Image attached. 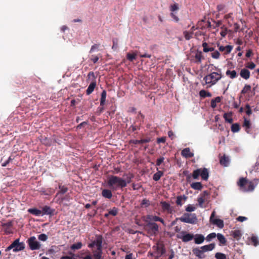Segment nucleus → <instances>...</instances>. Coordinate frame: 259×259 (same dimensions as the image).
Wrapping results in <instances>:
<instances>
[{
	"mask_svg": "<svg viewBox=\"0 0 259 259\" xmlns=\"http://www.w3.org/2000/svg\"><path fill=\"white\" fill-rule=\"evenodd\" d=\"M220 164L224 166H228L230 163V159L228 156L224 155L220 159Z\"/></svg>",
	"mask_w": 259,
	"mask_h": 259,
	"instance_id": "dca6fc26",
	"label": "nucleus"
},
{
	"mask_svg": "<svg viewBox=\"0 0 259 259\" xmlns=\"http://www.w3.org/2000/svg\"><path fill=\"white\" fill-rule=\"evenodd\" d=\"M28 211L35 216L39 217L42 216L41 211L40 209H37L36 208H29L28 210Z\"/></svg>",
	"mask_w": 259,
	"mask_h": 259,
	"instance_id": "b1692460",
	"label": "nucleus"
},
{
	"mask_svg": "<svg viewBox=\"0 0 259 259\" xmlns=\"http://www.w3.org/2000/svg\"><path fill=\"white\" fill-rule=\"evenodd\" d=\"M200 176L201 177L202 180L207 181L209 177V172L208 169L206 168H198L193 171L192 177L194 179H198Z\"/></svg>",
	"mask_w": 259,
	"mask_h": 259,
	"instance_id": "7ed1b4c3",
	"label": "nucleus"
},
{
	"mask_svg": "<svg viewBox=\"0 0 259 259\" xmlns=\"http://www.w3.org/2000/svg\"><path fill=\"white\" fill-rule=\"evenodd\" d=\"M179 220L182 222L196 224L197 222V218L195 213L185 212L180 218Z\"/></svg>",
	"mask_w": 259,
	"mask_h": 259,
	"instance_id": "20e7f679",
	"label": "nucleus"
},
{
	"mask_svg": "<svg viewBox=\"0 0 259 259\" xmlns=\"http://www.w3.org/2000/svg\"><path fill=\"white\" fill-rule=\"evenodd\" d=\"M150 205V201L149 200L146 199H144L141 203V207L145 206V207H147Z\"/></svg>",
	"mask_w": 259,
	"mask_h": 259,
	"instance_id": "603ef678",
	"label": "nucleus"
},
{
	"mask_svg": "<svg viewBox=\"0 0 259 259\" xmlns=\"http://www.w3.org/2000/svg\"><path fill=\"white\" fill-rule=\"evenodd\" d=\"M48 238V236L45 234H41L38 236V239L42 241H46Z\"/></svg>",
	"mask_w": 259,
	"mask_h": 259,
	"instance_id": "13d9d810",
	"label": "nucleus"
},
{
	"mask_svg": "<svg viewBox=\"0 0 259 259\" xmlns=\"http://www.w3.org/2000/svg\"><path fill=\"white\" fill-rule=\"evenodd\" d=\"M107 93L105 90H103L101 93L100 99V106H104L105 104Z\"/></svg>",
	"mask_w": 259,
	"mask_h": 259,
	"instance_id": "bb28decb",
	"label": "nucleus"
},
{
	"mask_svg": "<svg viewBox=\"0 0 259 259\" xmlns=\"http://www.w3.org/2000/svg\"><path fill=\"white\" fill-rule=\"evenodd\" d=\"M196 209V207L191 204H189L185 208V210L187 212L194 211Z\"/></svg>",
	"mask_w": 259,
	"mask_h": 259,
	"instance_id": "6e6d98bb",
	"label": "nucleus"
},
{
	"mask_svg": "<svg viewBox=\"0 0 259 259\" xmlns=\"http://www.w3.org/2000/svg\"><path fill=\"white\" fill-rule=\"evenodd\" d=\"M191 187L196 190H201L203 186L200 182H194L191 184Z\"/></svg>",
	"mask_w": 259,
	"mask_h": 259,
	"instance_id": "c85d7f7f",
	"label": "nucleus"
},
{
	"mask_svg": "<svg viewBox=\"0 0 259 259\" xmlns=\"http://www.w3.org/2000/svg\"><path fill=\"white\" fill-rule=\"evenodd\" d=\"M199 96L201 98L211 97V94L204 90H202L199 92Z\"/></svg>",
	"mask_w": 259,
	"mask_h": 259,
	"instance_id": "7c9ffc66",
	"label": "nucleus"
},
{
	"mask_svg": "<svg viewBox=\"0 0 259 259\" xmlns=\"http://www.w3.org/2000/svg\"><path fill=\"white\" fill-rule=\"evenodd\" d=\"M247 180L245 178H241L239 179L238 185L241 188H244L245 186L247 185Z\"/></svg>",
	"mask_w": 259,
	"mask_h": 259,
	"instance_id": "c9c22d12",
	"label": "nucleus"
},
{
	"mask_svg": "<svg viewBox=\"0 0 259 259\" xmlns=\"http://www.w3.org/2000/svg\"><path fill=\"white\" fill-rule=\"evenodd\" d=\"M150 140H150V138H147L146 139H141L140 140H131L130 141V143L134 144H143V143H149L150 141Z\"/></svg>",
	"mask_w": 259,
	"mask_h": 259,
	"instance_id": "a211bd4d",
	"label": "nucleus"
},
{
	"mask_svg": "<svg viewBox=\"0 0 259 259\" xmlns=\"http://www.w3.org/2000/svg\"><path fill=\"white\" fill-rule=\"evenodd\" d=\"M202 58L203 57L202 56V52H197L195 55V58L196 59L195 62L196 63H200Z\"/></svg>",
	"mask_w": 259,
	"mask_h": 259,
	"instance_id": "a19ab883",
	"label": "nucleus"
},
{
	"mask_svg": "<svg viewBox=\"0 0 259 259\" xmlns=\"http://www.w3.org/2000/svg\"><path fill=\"white\" fill-rule=\"evenodd\" d=\"M217 235V234H216L214 232L210 233L206 236V240L207 242H210V241H211L212 239L216 237Z\"/></svg>",
	"mask_w": 259,
	"mask_h": 259,
	"instance_id": "de8ad7c7",
	"label": "nucleus"
},
{
	"mask_svg": "<svg viewBox=\"0 0 259 259\" xmlns=\"http://www.w3.org/2000/svg\"><path fill=\"white\" fill-rule=\"evenodd\" d=\"M145 229L151 235H155L158 232L159 226L154 222H148L145 226Z\"/></svg>",
	"mask_w": 259,
	"mask_h": 259,
	"instance_id": "39448f33",
	"label": "nucleus"
},
{
	"mask_svg": "<svg viewBox=\"0 0 259 259\" xmlns=\"http://www.w3.org/2000/svg\"><path fill=\"white\" fill-rule=\"evenodd\" d=\"M225 8L226 6L223 4H220L217 6V9L219 12L224 11Z\"/></svg>",
	"mask_w": 259,
	"mask_h": 259,
	"instance_id": "0e129e2a",
	"label": "nucleus"
},
{
	"mask_svg": "<svg viewBox=\"0 0 259 259\" xmlns=\"http://www.w3.org/2000/svg\"><path fill=\"white\" fill-rule=\"evenodd\" d=\"M192 252L194 254H195L197 257L199 258L202 259L205 257L204 255V252L203 250L201 249V247H196L192 249Z\"/></svg>",
	"mask_w": 259,
	"mask_h": 259,
	"instance_id": "9d476101",
	"label": "nucleus"
},
{
	"mask_svg": "<svg viewBox=\"0 0 259 259\" xmlns=\"http://www.w3.org/2000/svg\"><path fill=\"white\" fill-rule=\"evenodd\" d=\"M27 243L30 249L32 250H38L40 248L41 245L40 243L36 240L34 236L30 237L27 240Z\"/></svg>",
	"mask_w": 259,
	"mask_h": 259,
	"instance_id": "423d86ee",
	"label": "nucleus"
},
{
	"mask_svg": "<svg viewBox=\"0 0 259 259\" xmlns=\"http://www.w3.org/2000/svg\"><path fill=\"white\" fill-rule=\"evenodd\" d=\"M13 249L14 252H16V240H15L13 243L6 249V251H8Z\"/></svg>",
	"mask_w": 259,
	"mask_h": 259,
	"instance_id": "79ce46f5",
	"label": "nucleus"
},
{
	"mask_svg": "<svg viewBox=\"0 0 259 259\" xmlns=\"http://www.w3.org/2000/svg\"><path fill=\"white\" fill-rule=\"evenodd\" d=\"M99 47V44H94V45H93L92 46V47L91 48V50L90 51V53H92L93 52H94L96 50H98Z\"/></svg>",
	"mask_w": 259,
	"mask_h": 259,
	"instance_id": "69168bd1",
	"label": "nucleus"
},
{
	"mask_svg": "<svg viewBox=\"0 0 259 259\" xmlns=\"http://www.w3.org/2000/svg\"><path fill=\"white\" fill-rule=\"evenodd\" d=\"M226 74V75L229 76L231 79H234L237 76V74L235 70L231 71L230 70H227Z\"/></svg>",
	"mask_w": 259,
	"mask_h": 259,
	"instance_id": "473e14b6",
	"label": "nucleus"
},
{
	"mask_svg": "<svg viewBox=\"0 0 259 259\" xmlns=\"http://www.w3.org/2000/svg\"><path fill=\"white\" fill-rule=\"evenodd\" d=\"M96 86V82L95 80L92 82L90 85H89L87 91H86V94L87 95H89L93 93L94 91L95 87Z\"/></svg>",
	"mask_w": 259,
	"mask_h": 259,
	"instance_id": "5701e85b",
	"label": "nucleus"
},
{
	"mask_svg": "<svg viewBox=\"0 0 259 259\" xmlns=\"http://www.w3.org/2000/svg\"><path fill=\"white\" fill-rule=\"evenodd\" d=\"M215 257L216 259H226V255L221 252H217L215 254Z\"/></svg>",
	"mask_w": 259,
	"mask_h": 259,
	"instance_id": "09e8293b",
	"label": "nucleus"
},
{
	"mask_svg": "<svg viewBox=\"0 0 259 259\" xmlns=\"http://www.w3.org/2000/svg\"><path fill=\"white\" fill-rule=\"evenodd\" d=\"M245 108L247 109L246 111V113L249 116L250 115L252 114V110L250 109V106H249V105L248 104H246L245 106Z\"/></svg>",
	"mask_w": 259,
	"mask_h": 259,
	"instance_id": "e2e57ef3",
	"label": "nucleus"
},
{
	"mask_svg": "<svg viewBox=\"0 0 259 259\" xmlns=\"http://www.w3.org/2000/svg\"><path fill=\"white\" fill-rule=\"evenodd\" d=\"M259 169V161H257L253 166V168L252 170H254L255 171H257Z\"/></svg>",
	"mask_w": 259,
	"mask_h": 259,
	"instance_id": "774afa93",
	"label": "nucleus"
},
{
	"mask_svg": "<svg viewBox=\"0 0 259 259\" xmlns=\"http://www.w3.org/2000/svg\"><path fill=\"white\" fill-rule=\"evenodd\" d=\"M251 242L253 244V245L255 246L259 244L258 239L255 236H252L251 238Z\"/></svg>",
	"mask_w": 259,
	"mask_h": 259,
	"instance_id": "bf43d9fd",
	"label": "nucleus"
},
{
	"mask_svg": "<svg viewBox=\"0 0 259 259\" xmlns=\"http://www.w3.org/2000/svg\"><path fill=\"white\" fill-rule=\"evenodd\" d=\"M140 129V126H137L134 124H132L129 127L128 131L130 132H134L136 130H139Z\"/></svg>",
	"mask_w": 259,
	"mask_h": 259,
	"instance_id": "8fccbe9b",
	"label": "nucleus"
},
{
	"mask_svg": "<svg viewBox=\"0 0 259 259\" xmlns=\"http://www.w3.org/2000/svg\"><path fill=\"white\" fill-rule=\"evenodd\" d=\"M179 9L178 6L177 4H174L173 5H171L170 6V11L172 12H174L175 11H177Z\"/></svg>",
	"mask_w": 259,
	"mask_h": 259,
	"instance_id": "338daca9",
	"label": "nucleus"
},
{
	"mask_svg": "<svg viewBox=\"0 0 259 259\" xmlns=\"http://www.w3.org/2000/svg\"><path fill=\"white\" fill-rule=\"evenodd\" d=\"M232 49H233V46H230V45H227L225 47L221 46L219 48V50L220 51H221V52L225 51V54H229L231 52Z\"/></svg>",
	"mask_w": 259,
	"mask_h": 259,
	"instance_id": "f3484780",
	"label": "nucleus"
},
{
	"mask_svg": "<svg viewBox=\"0 0 259 259\" xmlns=\"http://www.w3.org/2000/svg\"><path fill=\"white\" fill-rule=\"evenodd\" d=\"M82 244L81 242H78L76 243L73 244L70 246V249L72 250L79 249L81 248Z\"/></svg>",
	"mask_w": 259,
	"mask_h": 259,
	"instance_id": "4c0bfd02",
	"label": "nucleus"
},
{
	"mask_svg": "<svg viewBox=\"0 0 259 259\" xmlns=\"http://www.w3.org/2000/svg\"><path fill=\"white\" fill-rule=\"evenodd\" d=\"M194 237L195 243L197 244L202 243L205 239L204 236L202 234H196Z\"/></svg>",
	"mask_w": 259,
	"mask_h": 259,
	"instance_id": "aec40b11",
	"label": "nucleus"
},
{
	"mask_svg": "<svg viewBox=\"0 0 259 259\" xmlns=\"http://www.w3.org/2000/svg\"><path fill=\"white\" fill-rule=\"evenodd\" d=\"M251 85L249 84H245L243 89L241 91V94H245L251 90Z\"/></svg>",
	"mask_w": 259,
	"mask_h": 259,
	"instance_id": "a18cd8bd",
	"label": "nucleus"
},
{
	"mask_svg": "<svg viewBox=\"0 0 259 259\" xmlns=\"http://www.w3.org/2000/svg\"><path fill=\"white\" fill-rule=\"evenodd\" d=\"M93 252V256L95 259H103L102 255L103 253L102 248H100V250H94Z\"/></svg>",
	"mask_w": 259,
	"mask_h": 259,
	"instance_id": "4be33fe9",
	"label": "nucleus"
},
{
	"mask_svg": "<svg viewBox=\"0 0 259 259\" xmlns=\"http://www.w3.org/2000/svg\"><path fill=\"white\" fill-rule=\"evenodd\" d=\"M102 238L101 236H98L97 239L89 245V247L93 248L95 247H97L98 250H100V248H102Z\"/></svg>",
	"mask_w": 259,
	"mask_h": 259,
	"instance_id": "0eeeda50",
	"label": "nucleus"
},
{
	"mask_svg": "<svg viewBox=\"0 0 259 259\" xmlns=\"http://www.w3.org/2000/svg\"><path fill=\"white\" fill-rule=\"evenodd\" d=\"M58 188L60 189V191L57 193V195H59V194H64L68 191V188L66 187L65 186H62L61 184L59 185Z\"/></svg>",
	"mask_w": 259,
	"mask_h": 259,
	"instance_id": "58836bf2",
	"label": "nucleus"
},
{
	"mask_svg": "<svg viewBox=\"0 0 259 259\" xmlns=\"http://www.w3.org/2000/svg\"><path fill=\"white\" fill-rule=\"evenodd\" d=\"M212 224L216 225L219 228H223L224 227V222L223 220L219 219H213L211 222Z\"/></svg>",
	"mask_w": 259,
	"mask_h": 259,
	"instance_id": "cd10ccee",
	"label": "nucleus"
},
{
	"mask_svg": "<svg viewBox=\"0 0 259 259\" xmlns=\"http://www.w3.org/2000/svg\"><path fill=\"white\" fill-rule=\"evenodd\" d=\"M214 67L215 69H217V72H212L204 77L203 80L205 81L206 84L214 85L222 78L223 76L221 69H217L216 67Z\"/></svg>",
	"mask_w": 259,
	"mask_h": 259,
	"instance_id": "f03ea898",
	"label": "nucleus"
},
{
	"mask_svg": "<svg viewBox=\"0 0 259 259\" xmlns=\"http://www.w3.org/2000/svg\"><path fill=\"white\" fill-rule=\"evenodd\" d=\"M241 235L242 234L241 231L239 230H235L232 233L233 237L237 240H238L241 237Z\"/></svg>",
	"mask_w": 259,
	"mask_h": 259,
	"instance_id": "37998d69",
	"label": "nucleus"
},
{
	"mask_svg": "<svg viewBox=\"0 0 259 259\" xmlns=\"http://www.w3.org/2000/svg\"><path fill=\"white\" fill-rule=\"evenodd\" d=\"M12 222H9L3 224L2 228L5 233L7 234H9L12 233Z\"/></svg>",
	"mask_w": 259,
	"mask_h": 259,
	"instance_id": "f8f14e48",
	"label": "nucleus"
},
{
	"mask_svg": "<svg viewBox=\"0 0 259 259\" xmlns=\"http://www.w3.org/2000/svg\"><path fill=\"white\" fill-rule=\"evenodd\" d=\"M184 35L186 40H189L192 36V32H189L187 31L184 32Z\"/></svg>",
	"mask_w": 259,
	"mask_h": 259,
	"instance_id": "5fc2aeb1",
	"label": "nucleus"
},
{
	"mask_svg": "<svg viewBox=\"0 0 259 259\" xmlns=\"http://www.w3.org/2000/svg\"><path fill=\"white\" fill-rule=\"evenodd\" d=\"M244 122L242 126L244 128L245 132L249 134L251 132V123L249 120L247 119L246 117H243Z\"/></svg>",
	"mask_w": 259,
	"mask_h": 259,
	"instance_id": "ddd939ff",
	"label": "nucleus"
},
{
	"mask_svg": "<svg viewBox=\"0 0 259 259\" xmlns=\"http://www.w3.org/2000/svg\"><path fill=\"white\" fill-rule=\"evenodd\" d=\"M215 244L214 243H210L208 245H204L201 247V249H202L204 252L211 251L213 250L215 247Z\"/></svg>",
	"mask_w": 259,
	"mask_h": 259,
	"instance_id": "393cba45",
	"label": "nucleus"
},
{
	"mask_svg": "<svg viewBox=\"0 0 259 259\" xmlns=\"http://www.w3.org/2000/svg\"><path fill=\"white\" fill-rule=\"evenodd\" d=\"M160 205L162 209L164 211H166L168 213H172L174 211V208L170 206L169 203L165 201L161 202Z\"/></svg>",
	"mask_w": 259,
	"mask_h": 259,
	"instance_id": "1a4fd4ad",
	"label": "nucleus"
},
{
	"mask_svg": "<svg viewBox=\"0 0 259 259\" xmlns=\"http://www.w3.org/2000/svg\"><path fill=\"white\" fill-rule=\"evenodd\" d=\"M232 115V112H230L229 113H225L223 116L226 121L228 122L229 123H232L233 122V119L231 117Z\"/></svg>",
	"mask_w": 259,
	"mask_h": 259,
	"instance_id": "2f4dec72",
	"label": "nucleus"
},
{
	"mask_svg": "<svg viewBox=\"0 0 259 259\" xmlns=\"http://www.w3.org/2000/svg\"><path fill=\"white\" fill-rule=\"evenodd\" d=\"M118 213V209L114 207L112 209L109 210V213L113 216H116Z\"/></svg>",
	"mask_w": 259,
	"mask_h": 259,
	"instance_id": "864d4df0",
	"label": "nucleus"
},
{
	"mask_svg": "<svg viewBox=\"0 0 259 259\" xmlns=\"http://www.w3.org/2000/svg\"><path fill=\"white\" fill-rule=\"evenodd\" d=\"M181 155L186 158H191L194 156V153L190 151L189 148L184 149L181 152Z\"/></svg>",
	"mask_w": 259,
	"mask_h": 259,
	"instance_id": "4468645a",
	"label": "nucleus"
},
{
	"mask_svg": "<svg viewBox=\"0 0 259 259\" xmlns=\"http://www.w3.org/2000/svg\"><path fill=\"white\" fill-rule=\"evenodd\" d=\"M231 131L233 133L238 132L240 130V125L238 123H233L231 126Z\"/></svg>",
	"mask_w": 259,
	"mask_h": 259,
	"instance_id": "ea45409f",
	"label": "nucleus"
},
{
	"mask_svg": "<svg viewBox=\"0 0 259 259\" xmlns=\"http://www.w3.org/2000/svg\"><path fill=\"white\" fill-rule=\"evenodd\" d=\"M217 236L218 240L220 242V245L226 244L227 240L223 234L218 233Z\"/></svg>",
	"mask_w": 259,
	"mask_h": 259,
	"instance_id": "c756f323",
	"label": "nucleus"
},
{
	"mask_svg": "<svg viewBox=\"0 0 259 259\" xmlns=\"http://www.w3.org/2000/svg\"><path fill=\"white\" fill-rule=\"evenodd\" d=\"M197 201H198V202L199 206L200 207H203V204L204 203V202L207 201H208V199H206L205 198H203V197L199 196L198 198Z\"/></svg>",
	"mask_w": 259,
	"mask_h": 259,
	"instance_id": "49530a36",
	"label": "nucleus"
},
{
	"mask_svg": "<svg viewBox=\"0 0 259 259\" xmlns=\"http://www.w3.org/2000/svg\"><path fill=\"white\" fill-rule=\"evenodd\" d=\"M25 244L24 242H19V239L17 238V251L23 250L25 248Z\"/></svg>",
	"mask_w": 259,
	"mask_h": 259,
	"instance_id": "c03bdc74",
	"label": "nucleus"
},
{
	"mask_svg": "<svg viewBox=\"0 0 259 259\" xmlns=\"http://www.w3.org/2000/svg\"><path fill=\"white\" fill-rule=\"evenodd\" d=\"M113 46L112 47V49L114 51H116L118 48V42L117 39L116 38H113L112 39Z\"/></svg>",
	"mask_w": 259,
	"mask_h": 259,
	"instance_id": "4d7b16f0",
	"label": "nucleus"
},
{
	"mask_svg": "<svg viewBox=\"0 0 259 259\" xmlns=\"http://www.w3.org/2000/svg\"><path fill=\"white\" fill-rule=\"evenodd\" d=\"M211 57L214 58V59H218L220 57V54L219 53V51H214V52L213 53H211Z\"/></svg>",
	"mask_w": 259,
	"mask_h": 259,
	"instance_id": "052dcab7",
	"label": "nucleus"
},
{
	"mask_svg": "<svg viewBox=\"0 0 259 259\" xmlns=\"http://www.w3.org/2000/svg\"><path fill=\"white\" fill-rule=\"evenodd\" d=\"M163 172L162 171L158 170L157 172L154 174L153 179L155 181H158L160 180V178L163 176Z\"/></svg>",
	"mask_w": 259,
	"mask_h": 259,
	"instance_id": "f704fd0d",
	"label": "nucleus"
},
{
	"mask_svg": "<svg viewBox=\"0 0 259 259\" xmlns=\"http://www.w3.org/2000/svg\"><path fill=\"white\" fill-rule=\"evenodd\" d=\"M42 216L44 215H52L54 214L55 209L51 208L50 206L45 205L41 210Z\"/></svg>",
	"mask_w": 259,
	"mask_h": 259,
	"instance_id": "9b49d317",
	"label": "nucleus"
},
{
	"mask_svg": "<svg viewBox=\"0 0 259 259\" xmlns=\"http://www.w3.org/2000/svg\"><path fill=\"white\" fill-rule=\"evenodd\" d=\"M240 76L245 79H247L250 77V72L245 68L242 69L240 73Z\"/></svg>",
	"mask_w": 259,
	"mask_h": 259,
	"instance_id": "412c9836",
	"label": "nucleus"
},
{
	"mask_svg": "<svg viewBox=\"0 0 259 259\" xmlns=\"http://www.w3.org/2000/svg\"><path fill=\"white\" fill-rule=\"evenodd\" d=\"M102 195L103 197L107 199H111L112 197L111 190L105 189L102 191Z\"/></svg>",
	"mask_w": 259,
	"mask_h": 259,
	"instance_id": "6ab92c4d",
	"label": "nucleus"
},
{
	"mask_svg": "<svg viewBox=\"0 0 259 259\" xmlns=\"http://www.w3.org/2000/svg\"><path fill=\"white\" fill-rule=\"evenodd\" d=\"M164 160V157H160V158H158L156 160V166H160L161 163L163 162Z\"/></svg>",
	"mask_w": 259,
	"mask_h": 259,
	"instance_id": "680f3d73",
	"label": "nucleus"
},
{
	"mask_svg": "<svg viewBox=\"0 0 259 259\" xmlns=\"http://www.w3.org/2000/svg\"><path fill=\"white\" fill-rule=\"evenodd\" d=\"M187 199L188 197L185 195L178 196L176 203L178 206H181Z\"/></svg>",
	"mask_w": 259,
	"mask_h": 259,
	"instance_id": "2eb2a0df",
	"label": "nucleus"
},
{
	"mask_svg": "<svg viewBox=\"0 0 259 259\" xmlns=\"http://www.w3.org/2000/svg\"><path fill=\"white\" fill-rule=\"evenodd\" d=\"M181 234H184L182 237L178 236L177 237L180 238L182 240V241L184 242H187L190 241L193 239L194 237V235L192 234L187 233L185 231H182Z\"/></svg>",
	"mask_w": 259,
	"mask_h": 259,
	"instance_id": "6e6552de",
	"label": "nucleus"
},
{
	"mask_svg": "<svg viewBox=\"0 0 259 259\" xmlns=\"http://www.w3.org/2000/svg\"><path fill=\"white\" fill-rule=\"evenodd\" d=\"M202 47L203 48V52H208L214 51V48L213 47H208V45L206 42H204L202 44Z\"/></svg>",
	"mask_w": 259,
	"mask_h": 259,
	"instance_id": "e433bc0d",
	"label": "nucleus"
},
{
	"mask_svg": "<svg viewBox=\"0 0 259 259\" xmlns=\"http://www.w3.org/2000/svg\"><path fill=\"white\" fill-rule=\"evenodd\" d=\"M222 97H217L211 100L210 106L212 108H215L217 107V103L221 102Z\"/></svg>",
	"mask_w": 259,
	"mask_h": 259,
	"instance_id": "a878e982",
	"label": "nucleus"
},
{
	"mask_svg": "<svg viewBox=\"0 0 259 259\" xmlns=\"http://www.w3.org/2000/svg\"><path fill=\"white\" fill-rule=\"evenodd\" d=\"M107 184L112 191H116L119 188H124L127 185L125 180L113 175L108 176Z\"/></svg>",
	"mask_w": 259,
	"mask_h": 259,
	"instance_id": "f257e3e1",
	"label": "nucleus"
},
{
	"mask_svg": "<svg viewBox=\"0 0 259 259\" xmlns=\"http://www.w3.org/2000/svg\"><path fill=\"white\" fill-rule=\"evenodd\" d=\"M151 217H152V218L151 219V220L152 221H155V222H158H158H161L163 224H164V220L162 218H160L159 217L156 216V215L152 216Z\"/></svg>",
	"mask_w": 259,
	"mask_h": 259,
	"instance_id": "3c124183",
	"label": "nucleus"
},
{
	"mask_svg": "<svg viewBox=\"0 0 259 259\" xmlns=\"http://www.w3.org/2000/svg\"><path fill=\"white\" fill-rule=\"evenodd\" d=\"M137 55V52H134L133 54H131L130 53H128L126 54V58L130 61L133 62L136 59Z\"/></svg>",
	"mask_w": 259,
	"mask_h": 259,
	"instance_id": "72a5a7b5",
	"label": "nucleus"
}]
</instances>
